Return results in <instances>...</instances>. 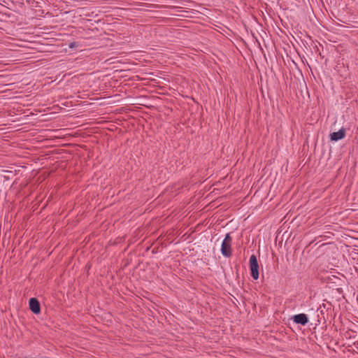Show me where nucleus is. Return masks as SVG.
<instances>
[{
  "mask_svg": "<svg viewBox=\"0 0 358 358\" xmlns=\"http://www.w3.org/2000/svg\"><path fill=\"white\" fill-rule=\"evenodd\" d=\"M231 243L232 237L230 234L228 233L225 235L220 249L221 253L224 257H230L232 255Z\"/></svg>",
  "mask_w": 358,
  "mask_h": 358,
  "instance_id": "nucleus-1",
  "label": "nucleus"
},
{
  "mask_svg": "<svg viewBox=\"0 0 358 358\" xmlns=\"http://www.w3.org/2000/svg\"><path fill=\"white\" fill-rule=\"evenodd\" d=\"M250 269L251 271V276L254 280H257L259 276V264L257 262V257L255 255H252L250 257L249 261Z\"/></svg>",
  "mask_w": 358,
  "mask_h": 358,
  "instance_id": "nucleus-2",
  "label": "nucleus"
},
{
  "mask_svg": "<svg viewBox=\"0 0 358 358\" xmlns=\"http://www.w3.org/2000/svg\"><path fill=\"white\" fill-rule=\"evenodd\" d=\"M29 309L34 314H39L41 313V305L36 298H31L29 301Z\"/></svg>",
  "mask_w": 358,
  "mask_h": 358,
  "instance_id": "nucleus-3",
  "label": "nucleus"
},
{
  "mask_svg": "<svg viewBox=\"0 0 358 358\" xmlns=\"http://www.w3.org/2000/svg\"><path fill=\"white\" fill-rule=\"evenodd\" d=\"M292 320L297 324L305 326L308 322V317L304 313L295 315L292 317Z\"/></svg>",
  "mask_w": 358,
  "mask_h": 358,
  "instance_id": "nucleus-4",
  "label": "nucleus"
},
{
  "mask_svg": "<svg viewBox=\"0 0 358 358\" xmlns=\"http://www.w3.org/2000/svg\"><path fill=\"white\" fill-rule=\"evenodd\" d=\"M345 129L344 128H341L338 131L333 132L330 134V140L331 141H338L345 137Z\"/></svg>",
  "mask_w": 358,
  "mask_h": 358,
  "instance_id": "nucleus-5",
  "label": "nucleus"
},
{
  "mask_svg": "<svg viewBox=\"0 0 358 358\" xmlns=\"http://www.w3.org/2000/svg\"><path fill=\"white\" fill-rule=\"evenodd\" d=\"M76 46V43H75V42L74 43H71L69 45V48H74Z\"/></svg>",
  "mask_w": 358,
  "mask_h": 358,
  "instance_id": "nucleus-6",
  "label": "nucleus"
},
{
  "mask_svg": "<svg viewBox=\"0 0 358 358\" xmlns=\"http://www.w3.org/2000/svg\"><path fill=\"white\" fill-rule=\"evenodd\" d=\"M45 358H48V357H45Z\"/></svg>",
  "mask_w": 358,
  "mask_h": 358,
  "instance_id": "nucleus-7",
  "label": "nucleus"
}]
</instances>
